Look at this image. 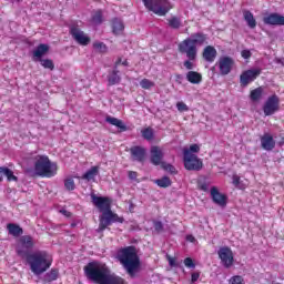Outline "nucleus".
I'll return each instance as SVG.
<instances>
[{
    "instance_id": "obj_1",
    "label": "nucleus",
    "mask_w": 284,
    "mask_h": 284,
    "mask_svg": "<svg viewBox=\"0 0 284 284\" xmlns=\"http://www.w3.org/2000/svg\"><path fill=\"white\" fill-rule=\"evenodd\" d=\"M88 281L97 284H128L121 276L112 273L105 263L93 261L84 266Z\"/></svg>"
},
{
    "instance_id": "obj_2",
    "label": "nucleus",
    "mask_w": 284,
    "mask_h": 284,
    "mask_svg": "<svg viewBox=\"0 0 284 284\" xmlns=\"http://www.w3.org/2000/svg\"><path fill=\"white\" fill-rule=\"evenodd\" d=\"M91 201L93 205L102 212L99 227L97 229L98 233L104 232L112 223H123V221H125L123 217H120L119 214L112 212V201L110 197L91 194Z\"/></svg>"
},
{
    "instance_id": "obj_3",
    "label": "nucleus",
    "mask_w": 284,
    "mask_h": 284,
    "mask_svg": "<svg viewBox=\"0 0 284 284\" xmlns=\"http://www.w3.org/2000/svg\"><path fill=\"white\" fill-rule=\"evenodd\" d=\"M118 261L121 263L126 274L134 278L141 267V258H139V253L136 246H126L118 251L116 254Z\"/></svg>"
},
{
    "instance_id": "obj_4",
    "label": "nucleus",
    "mask_w": 284,
    "mask_h": 284,
    "mask_svg": "<svg viewBox=\"0 0 284 284\" xmlns=\"http://www.w3.org/2000/svg\"><path fill=\"white\" fill-rule=\"evenodd\" d=\"M207 42V34L203 32H196L191 34L190 38H186L178 44V50L180 54H185L186 59L191 61H196L199 54L197 45H205Z\"/></svg>"
},
{
    "instance_id": "obj_5",
    "label": "nucleus",
    "mask_w": 284,
    "mask_h": 284,
    "mask_svg": "<svg viewBox=\"0 0 284 284\" xmlns=\"http://www.w3.org/2000/svg\"><path fill=\"white\" fill-rule=\"evenodd\" d=\"M24 258L36 276H41L52 265V257L45 251H36Z\"/></svg>"
},
{
    "instance_id": "obj_6",
    "label": "nucleus",
    "mask_w": 284,
    "mask_h": 284,
    "mask_svg": "<svg viewBox=\"0 0 284 284\" xmlns=\"http://www.w3.org/2000/svg\"><path fill=\"white\" fill-rule=\"evenodd\" d=\"M59 166L57 163L50 161L48 155H36L34 156V173L37 176H43L45 179H52L57 175Z\"/></svg>"
},
{
    "instance_id": "obj_7",
    "label": "nucleus",
    "mask_w": 284,
    "mask_h": 284,
    "mask_svg": "<svg viewBox=\"0 0 284 284\" xmlns=\"http://www.w3.org/2000/svg\"><path fill=\"white\" fill-rule=\"evenodd\" d=\"M144 7L150 10V12H154V14H159V17H165L166 13L172 10V6L168 0H142Z\"/></svg>"
},
{
    "instance_id": "obj_8",
    "label": "nucleus",
    "mask_w": 284,
    "mask_h": 284,
    "mask_svg": "<svg viewBox=\"0 0 284 284\" xmlns=\"http://www.w3.org/2000/svg\"><path fill=\"white\" fill-rule=\"evenodd\" d=\"M183 161L185 170L190 172H200V170H203V161H201L196 154L190 153L187 150L183 151Z\"/></svg>"
},
{
    "instance_id": "obj_9",
    "label": "nucleus",
    "mask_w": 284,
    "mask_h": 284,
    "mask_svg": "<svg viewBox=\"0 0 284 284\" xmlns=\"http://www.w3.org/2000/svg\"><path fill=\"white\" fill-rule=\"evenodd\" d=\"M20 245L17 247V254L20 258L29 256L30 250L34 247V237L31 235H22L19 240Z\"/></svg>"
},
{
    "instance_id": "obj_10",
    "label": "nucleus",
    "mask_w": 284,
    "mask_h": 284,
    "mask_svg": "<svg viewBox=\"0 0 284 284\" xmlns=\"http://www.w3.org/2000/svg\"><path fill=\"white\" fill-rule=\"evenodd\" d=\"M261 77V69H248L240 75L241 88H247L250 83L256 81Z\"/></svg>"
},
{
    "instance_id": "obj_11",
    "label": "nucleus",
    "mask_w": 284,
    "mask_h": 284,
    "mask_svg": "<svg viewBox=\"0 0 284 284\" xmlns=\"http://www.w3.org/2000/svg\"><path fill=\"white\" fill-rule=\"evenodd\" d=\"M280 103H281V100L278 99V95L273 94L268 97L263 106V112L265 116H272V114H275V112H278Z\"/></svg>"
},
{
    "instance_id": "obj_12",
    "label": "nucleus",
    "mask_w": 284,
    "mask_h": 284,
    "mask_svg": "<svg viewBox=\"0 0 284 284\" xmlns=\"http://www.w3.org/2000/svg\"><path fill=\"white\" fill-rule=\"evenodd\" d=\"M217 254L222 265L226 267V270H230V267L234 265V253L232 248L223 246L217 251Z\"/></svg>"
},
{
    "instance_id": "obj_13",
    "label": "nucleus",
    "mask_w": 284,
    "mask_h": 284,
    "mask_svg": "<svg viewBox=\"0 0 284 284\" xmlns=\"http://www.w3.org/2000/svg\"><path fill=\"white\" fill-rule=\"evenodd\" d=\"M69 33L72 39L79 43V45H90V37L85 32L81 31L77 26H71Z\"/></svg>"
},
{
    "instance_id": "obj_14",
    "label": "nucleus",
    "mask_w": 284,
    "mask_h": 284,
    "mask_svg": "<svg viewBox=\"0 0 284 284\" xmlns=\"http://www.w3.org/2000/svg\"><path fill=\"white\" fill-rule=\"evenodd\" d=\"M211 199L215 205L220 207H225L227 205V195L220 193L216 186L211 187Z\"/></svg>"
},
{
    "instance_id": "obj_15",
    "label": "nucleus",
    "mask_w": 284,
    "mask_h": 284,
    "mask_svg": "<svg viewBox=\"0 0 284 284\" xmlns=\"http://www.w3.org/2000/svg\"><path fill=\"white\" fill-rule=\"evenodd\" d=\"M220 72L223 77L232 72V67L234 65V60L230 57H223L219 61Z\"/></svg>"
},
{
    "instance_id": "obj_16",
    "label": "nucleus",
    "mask_w": 284,
    "mask_h": 284,
    "mask_svg": "<svg viewBox=\"0 0 284 284\" xmlns=\"http://www.w3.org/2000/svg\"><path fill=\"white\" fill-rule=\"evenodd\" d=\"M261 148L266 152H272V150L276 148L274 136L270 133H264L263 136H261Z\"/></svg>"
},
{
    "instance_id": "obj_17",
    "label": "nucleus",
    "mask_w": 284,
    "mask_h": 284,
    "mask_svg": "<svg viewBox=\"0 0 284 284\" xmlns=\"http://www.w3.org/2000/svg\"><path fill=\"white\" fill-rule=\"evenodd\" d=\"M130 153L132 161L143 163L145 161V154H148V151H145V148L143 146L135 145L130 149Z\"/></svg>"
},
{
    "instance_id": "obj_18",
    "label": "nucleus",
    "mask_w": 284,
    "mask_h": 284,
    "mask_svg": "<svg viewBox=\"0 0 284 284\" xmlns=\"http://www.w3.org/2000/svg\"><path fill=\"white\" fill-rule=\"evenodd\" d=\"M263 21L266 26H284V17L278 13H271Z\"/></svg>"
},
{
    "instance_id": "obj_19",
    "label": "nucleus",
    "mask_w": 284,
    "mask_h": 284,
    "mask_svg": "<svg viewBox=\"0 0 284 284\" xmlns=\"http://www.w3.org/2000/svg\"><path fill=\"white\" fill-rule=\"evenodd\" d=\"M151 163L153 165H161L163 163V150L159 146H152L151 148Z\"/></svg>"
},
{
    "instance_id": "obj_20",
    "label": "nucleus",
    "mask_w": 284,
    "mask_h": 284,
    "mask_svg": "<svg viewBox=\"0 0 284 284\" xmlns=\"http://www.w3.org/2000/svg\"><path fill=\"white\" fill-rule=\"evenodd\" d=\"M216 54V49L212 45H207L206 48H204L202 57L204 61H207V63H214Z\"/></svg>"
},
{
    "instance_id": "obj_21",
    "label": "nucleus",
    "mask_w": 284,
    "mask_h": 284,
    "mask_svg": "<svg viewBox=\"0 0 284 284\" xmlns=\"http://www.w3.org/2000/svg\"><path fill=\"white\" fill-rule=\"evenodd\" d=\"M105 121L106 123H110V125H114L115 128H118L119 132H128V125H125L122 120L108 115L105 118Z\"/></svg>"
},
{
    "instance_id": "obj_22",
    "label": "nucleus",
    "mask_w": 284,
    "mask_h": 284,
    "mask_svg": "<svg viewBox=\"0 0 284 284\" xmlns=\"http://www.w3.org/2000/svg\"><path fill=\"white\" fill-rule=\"evenodd\" d=\"M243 17H244V21H246L248 28H251V30H254V28H256V19H254V13H252V11H250V10H244Z\"/></svg>"
},
{
    "instance_id": "obj_23",
    "label": "nucleus",
    "mask_w": 284,
    "mask_h": 284,
    "mask_svg": "<svg viewBox=\"0 0 284 284\" xmlns=\"http://www.w3.org/2000/svg\"><path fill=\"white\" fill-rule=\"evenodd\" d=\"M186 80L189 83L199 84L201 81H203V75L196 71H189L186 73Z\"/></svg>"
},
{
    "instance_id": "obj_24",
    "label": "nucleus",
    "mask_w": 284,
    "mask_h": 284,
    "mask_svg": "<svg viewBox=\"0 0 284 284\" xmlns=\"http://www.w3.org/2000/svg\"><path fill=\"white\" fill-rule=\"evenodd\" d=\"M50 47L48 44H39L37 49L33 51V57L41 61V58L49 52Z\"/></svg>"
},
{
    "instance_id": "obj_25",
    "label": "nucleus",
    "mask_w": 284,
    "mask_h": 284,
    "mask_svg": "<svg viewBox=\"0 0 284 284\" xmlns=\"http://www.w3.org/2000/svg\"><path fill=\"white\" fill-rule=\"evenodd\" d=\"M7 230L11 236H21L23 234V229L19 224L9 223Z\"/></svg>"
},
{
    "instance_id": "obj_26",
    "label": "nucleus",
    "mask_w": 284,
    "mask_h": 284,
    "mask_svg": "<svg viewBox=\"0 0 284 284\" xmlns=\"http://www.w3.org/2000/svg\"><path fill=\"white\" fill-rule=\"evenodd\" d=\"M108 83L109 85H116L118 83H121V75H119L118 69H114L111 73H109Z\"/></svg>"
},
{
    "instance_id": "obj_27",
    "label": "nucleus",
    "mask_w": 284,
    "mask_h": 284,
    "mask_svg": "<svg viewBox=\"0 0 284 284\" xmlns=\"http://www.w3.org/2000/svg\"><path fill=\"white\" fill-rule=\"evenodd\" d=\"M123 21L119 20V18H115L112 20V32L113 34H120L124 30Z\"/></svg>"
},
{
    "instance_id": "obj_28",
    "label": "nucleus",
    "mask_w": 284,
    "mask_h": 284,
    "mask_svg": "<svg viewBox=\"0 0 284 284\" xmlns=\"http://www.w3.org/2000/svg\"><path fill=\"white\" fill-rule=\"evenodd\" d=\"M262 97H263V87H258L251 91V94H250L251 101L256 103V101H261Z\"/></svg>"
},
{
    "instance_id": "obj_29",
    "label": "nucleus",
    "mask_w": 284,
    "mask_h": 284,
    "mask_svg": "<svg viewBox=\"0 0 284 284\" xmlns=\"http://www.w3.org/2000/svg\"><path fill=\"white\" fill-rule=\"evenodd\" d=\"M99 174V166H92L89 171H87L82 179H84L85 181H92V179H94V176H97Z\"/></svg>"
},
{
    "instance_id": "obj_30",
    "label": "nucleus",
    "mask_w": 284,
    "mask_h": 284,
    "mask_svg": "<svg viewBox=\"0 0 284 284\" xmlns=\"http://www.w3.org/2000/svg\"><path fill=\"white\" fill-rule=\"evenodd\" d=\"M154 184L159 187H170L172 185V180L169 176H163L154 181Z\"/></svg>"
},
{
    "instance_id": "obj_31",
    "label": "nucleus",
    "mask_w": 284,
    "mask_h": 284,
    "mask_svg": "<svg viewBox=\"0 0 284 284\" xmlns=\"http://www.w3.org/2000/svg\"><path fill=\"white\" fill-rule=\"evenodd\" d=\"M57 278H59V271L55 268H52L44 276V281H47L48 283H52V281H57Z\"/></svg>"
},
{
    "instance_id": "obj_32",
    "label": "nucleus",
    "mask_w": 284,
    "mask_h": 284,
    "mask_svg": "<svg viewBox=\"0 0 284 284\" xmlns=\"http://www.w3.org/2000/svg\"><path fill=\"white\" fill-rule=\"evenodd\" d=\"M141 132H142V136H143V139H145V141H152L154 139V130L152 128H146V129L142 130Z\"/></svg>"
},
{
    "instance_id": "obj_33",
    "label": "nucleus",
    "mask_w": 284,
    "mask_h": 284,
    "mask_svg": "<svg viewBox=\"0 0 284 284\" xmlns=\"http://www.w3.org/2000/svg\"><path fill=\"white\" fill-rule=\"evenodd\" d=\"M169 26L170 28H172L173 30H179V28H181V19L178 17H172L169 20Z\"/></svg>"
},
{
    "instance_id": "obj_34",
    "label": "nucleus",
    "mask_w": 284,
    "mask_h": 284,
    "mask_svg": "<svg viewBox=\"0 0 284 284\" xmlns=\"http://www.w3.org/2000/svg\"><path fill=\"white\" fill-rule=\"evenodd\" d=\"M42 68H44L45 70H54V62L50 59H40L39 60Z\"/></svg>"
},
{
    "instance_id": "obj_35",
    "label": "nucleus",
    "mask_w": 284,
    "mask_h": 284,
    "mask_svg": "<svg viewBox=\"0 0 284 284\" xmlns=\"http://www.w3.org/2000/svg\"><path fill=\"white\" fill-rule=\"evenodd\" d=\"M162 170H165V172H169L170 174H178L176 168L172 164H168L165 162L161 163Z\"/></svg>"
},
{
    "instance_id": "obj_36",
    "label": "nucleus",
    "mask_w": 284,
    "mask_h": 284,
    "mask_svg": "<svg viewBox=\"0 0 284 284\" xmlns=\"http://www.w3.org/2000/svg\"><path fill=\"white\" fill-rule=\"evenodd\" d=\"M64 187L68 192H72L77 185L74 184V180L72 178H68L64 180Z\"/></svg>"
},
{
    "instance_id": "obj_37",
    "label": "nucleus",
    "mask_w": 284,
    "mask_h": 284,
    "mask_svg": "<svg viewBox=\"0 0 284 284\" xmlns=\"http://www.w3.org/2000/svg\"><path fill=\"white\" fill-rule=\"evenodd\" d=\"M140 85L143 90H150L151 88H154V82L149 79H143L140 82Z\"/></svg>"
},
{
    "instance_id": "obj_38",
    "label": "nucleus",
    "mask_w": 284,
    "mask_h": 284,
    "mask_svg": "<svg viewBox=\"0 0 284 284\" xmlns=\"http://www.w3.org/2000/svg\"><path fill=\"white\" fill-rule=\"evenodd\" d=\"M3 176H7L8 181H18L17 175H14V172L12 170L4 168Z\"/></svg>"
},
{
    "instance_id": "obj_39",
    "label": "nucleus",
    "mask_w": 284,
    "mask_h": 284,
    "mask_svg": "<svg viewBox=\"0 0 284 284\" xmlns=\"http://www.w3.org/2000/svg\"><path fill=\"white\" fill-rule=\"evenodd\" d=\"M93 23L101 24L103 23V13L101 11H97L95 14L92 17Z\"/></svg>"
},
{
    "instance_id": "obj_40",
    "label": "nucleus",
    "mask_w": 284,
    "mask_h": 284,
    "mask_svg": "<svg viewBox=\"0 0 284 284\" xmlns=\"http://www.w3.org/2000/svg\"><path fill=\"white\" fill-rule=\"evenodd\" d=\"M93 48L98 50V52H108V47L103 42L93 43Z\"/></svg>"
},
{
    "instance_id": "obj_41",
    "label": "nucleus",
    "mask_w": 284,
    "mask_h": 284,
    "mask_svg": "<svg viewBox=\"0 0 284 284\" xmlns=\"http://www.w3.org/2000/svg\"><path fill=\"white\" fill-rule=\"evenodd\" d=\"M153 226L158 234H161V232H164V230H165L163 226V222H161V221H153Z\"/></svg>"
},
{
    "instance_id": "obj_42",
    "label": "nucleus",
    "mask_w": 284,
    "mask_h": 284,
    "mask_svg": "<svg viewBox=\"0 0 284 284\" xmlns=\"http://www.w3.org/2000/svg\"><path fill=\"white\" fill-rule=\"evenodd\" d=\"M230 284H245V282L243 281V276L235 275L230 278Z\"/></svg>"
},
{
    "instance_id": "obj_43",
    "label": "nucleus",
    "mask_w": 284,
    "mask_h": 284,
    "mask_svg": "<svg viewBox=\"0 0 284 284\" xmlns=\"http://www.w3.org/2000/svg\"><path fill=\"white\" fill-rule=\"evenodd\" d=\"M176 108H178L179 112H187L190 110V106H187V104H185V102H178Z\"/></svg>"
},
{
    "instance_id": "obj_44",
    "label": "nucleus",
    "mask_w": 284,
    "mask_h": 284,
    "mask_svg": "<svg viewBox=\"0 0 284 284\" xmlns=\"http://www.w3.org/2000/svg\"><path fill=\"white\" fill-rule=\"evenodd\" d=\"M184 150H186L187 152H190V154H193V153H199V152H201V146H199V144H192L191 146H190V149H184Z\"/></svg>"
},
{
    "instance_id": "obj_45",
    "label": "nucleus",
    "mask_w": 284,
    "mask_h": 284,
    "mask_svg": "<svg viewBox=\"0 0 284 284\" xmlns=\"http://www.w3.org/2000/svg\"><path fill=\"white\" fill-rule=\"evenodd\" d=\"M185 267H190L191 270H194L196 267V264H194V261L191 257H186L184 260Z\"/></svg>"
},
{
    "instance_id": "obj_46",
    "label": "nucleus",
    "mask_w": 284,
    "mask_h": 284,
    "mask_svg": "<svg viewBox=\"0 0 284 284\" xmlns=\"http://www.w3.org/2000/svg\"><path fill=\"white\" fill-rule=\"evenodd\" d=\"M192 61L195 60H191L190 58H187V60L184 61V68H186V70H194V63H192Z\"/></svg>"
},
{
    "instance_id": "obj_47",
    "label": "nucleus",
    "mask_w": 284,
    "mask_h": 284,
    "mask_svg": "<svg viewBox=\"0 0 284 284\" xmlns=\"http://www.w3.org/2000/svg\"><path fill=\"white\" fill-rule=\"evenodd\" d=\"M201 277V273L200 272H194L191 274V283H196V281H199V278Z\"/></svg>"
},
{
    "instance_id": "obj_48",
    "label": "nucleus",
    "mask_w": 284,
    "mask_h": 284,
    "mask_svg": "<svg viewBox=\"0 0 284 284\" xmlns=\"http://www.w3.org/2000/svg\"><path fill=\"white\" fill-rule=\"evenodd\" d=\"M166 260H168L169 265H170L171 267H176V260H175L174 257H172V256H170V255H166Z\"/></svg>"
},
{
    "instance_id": "obj_49",
    "label": "nucleus",
    "mask_w": 284,
    "mask_h": 284,
    "mask_svg": "<svg viewBox=\"0 0 284 284\" xmlns=\"http://www.w3.org/2000/svg\"><path fill=\"white\" fill-rule=\"evenodd\" d=\"M128 176L130 181H136L138 173L135 171H129Z\"/></svg>"
},
{
    "instance_id": "obj_50",
    "label": "nucleus",
    "mask_w": 284,
    "mask_h": 284,
    "mask_svg": "<svg viewBox=\"0 0 284 284\" xmlns=\"http://www.w3.org/2000/svg\"><path fill=\"white\" fill-rule=\"evenodd\" d=\"M240 184L241 178L239 175H233V185H235V187H239Z\"/></svg>"
},
{
    "instance_id": "obj_51",
    "label": "nucleus",
    "mask_w": 284,
    "mask_h": 284,
    "mask_svg": "<svg viewBox=\"0 0 284 284\" xmlns=\"http://www.w3.org/2000/svg\"><path fill=\"white\" fill-rule=\"evenodd\" d=\"M241 54L243 59H250V57H252V52L250 50H243Z\"/></svg>"
},
{
    "instance_id": "obj_52",
    "label": "nucleus",
    "mask_w": 284,
    "mask_h": 284,
    "mask_svg": "<svg viewBox=\"0 0 284 284\" xmlns=\"http://www.w3.org/2000/svg\"><path fill=\"white\" fill-rule=\"evenodd\" d=\"M60 214H63V216H67V219H70V216H72V213L67 210H60Z\"/></svg>"
},
{
    "instance_id": "obj_53",
    "label": "nucleus",
    "mask_w": 284,
    "mask_h": 284,
    "mask_svg": "<svg viewBox=\"0 0 284 284\" xmlns=\"http://www.w3.org/2000/svg\"><path fill=\"white\" fill-rule=\"evenodd\" d=\"M3 172H4V168L0 166V183L1 181H3Z\"/></svg>"
},
{
    "instance_id": "obj_54",
    "label": "nucleus",
    "mask_w": 284,
    "mask_h": 284,
    "mask_svg": "<svg viewBox=\"0 0 284 284\" xmlns=\"http://www.w3.org/2000/svg\"><path fill=\"white\" fill-rule=\"evenodd\" d=\"M186 241H190L191 243H194L195 239L192 235H187Z\"/></svg>"
},
{
    "instance_id": "obj_55",
    "label": "nucleus",
    "mask_w": 284,
    "mask_h": 284,
    "mask_svg": "<svg viewBox=\"0 0 284 284\" xmlns=\"http://www.w3.org/2000/svg\"><path fill=\"white\" fill-rule=\"evenodd\" d=\"M201 190H203V192H207V184H202Z\"/></svg>"
},
{
    "instance_id": "obj_56",
    "label": "nucleus",
    "mask_w": 284,
    "mask_h": 284,
    "mask_svg": "<svg viewBox=\"0 0 284 284\" xmlns=\"http://www.w3.org/2000/svg\"><path fill=\"white\" fill-rule=\"evenodd\" d=\"M119 63H121V59H119V60L115 62L114 70H116V69L119 68Z\"/></svg>"
},
{
    "instance_id": "obj_57",
    "label": "nucleus",
    "mask_w": 284,
    "mask_h": 284,
    "mask_svg": "<svg viewBox=\"0 0 284 284\" xmlns=\"http://www.w3.org/2000/svg\"><path fill=\"white\" fill-rule=\"evenodd\" d=\"M122 65H128V60H124V61L122 62Z\"/></svg>"
}]
</instances>
